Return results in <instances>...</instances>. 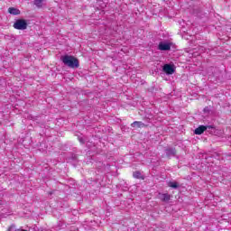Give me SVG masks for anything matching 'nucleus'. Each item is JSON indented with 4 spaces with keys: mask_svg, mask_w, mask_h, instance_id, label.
<instances>
[{
    "mask_svg": "<svg viewBox=\"0 0 231 231\" xmlns=\"http://www.w3.org/2000/svg\"><path fill=\"white\" fill-rule=\"evenodd\" d=\"M60 60L64 64V66L71 68L72 69H77L80 67V62L79 61V59H77L73 55L65 54L60 57Z\"/></svg>",
    "mask_w": 231,
    "mask_h": 231,
    "instance_id": "1",
    "label": "nucleus"
},
{
    "mask_svg": "<svg viewBox=\"0 0 231 231\" xmlns=\"http://www.w3.org/2000/svg\"><path fill=\"white\" fill-rule=\"evenodd\" d=\"M162 71L165 75H174L176 73V65L174 63H166L162 66Z\"/></svg>",
    "mask_w": 231,
    "mask_h": 231,
    "instance_id": "2",
    "label": "nucleus"
},
{
    "mask_svg": "<svg viewBox=\"0 0 231 231\" xmlns=\"http://www.w3.org/2000/svg\"><path fill=\"white\" fill-rule=\"evenodd\" d=\"M13 26L15 30H26L28 28V21L25 19H17Z\"/></svg>",
    "mask_w": 231,
    "mask_h": 231,
    "instance_id": "3",
    "label": "nucleus"
},
{
    "mask_svg": "<svg viewBox=\"0 0 231 231\" xmlns=\"http://www.w3.org/2000/svg\"><path fill=\"white\" fill-rule=\"evenodd\" d=\"M172 47V42L167 41H162L159 42L157 50L160 51H171V48Z\"/></svg>",
    "mask_w": 231,
    "mask_h": 231,
    "instance_id": "4",
    "label": "nucleus"
},
{
    "mask_svg": "<svg viewBox=\"0 0 231 231\" xmlns=\"http://www.w3.org/2000/svg\"><path fill=\"white\" fill-rule=\"evenodd\" d=\"M68 163H72L73 167H77V163H79V155L70 152L67 157Z\"/></svg>",
    "mask_w": 231,
    "mask_h": 231,
    "instance_id": "5",
    "label": "nucleus"
},
{
    "mask_svg": "<svg viewBox=\"0 0 231 231\" xmlns=\"http://www.w3.org/2000/svg\"><path fill=\"white\" fill-rule=\"evenodd\" d=\"M164 152L166 154V158L171 159V158H174L178 152L174 147H168V148H165Z\"/></svg>",
    "mask_w": 231,
    "mask_h": 231,
    "instance_id": "6",
    "label": "nucleus"
},
{
    "mask_svg": "<svg viewBox=\"0 0 231 231\" xmlns=\"http://www.w3.org/2000/svg\"><path fill=\"white\" fill-rule=\"evenodd\" d=\"M208 129H214V127L201 125L194 130V134H203Z\"/></svg>",
    "mask_w": 231,
    "mask_h": 231,
    "instance_id": "7",
    "label": "nucleus"
},
{
    "mask_svg": "<svg viewBox=\"0 0 231 231\" xmlns=\"http://www.w3.org/2000/svg\"><path fill=\"white\" fill-rule=\"evenodd\" d=\"M167 185L171 189H174V190H178V189H180V182L176 180H170Z\"/></svg>",
    "mask_w": 231,
    "mask_h": 231,
    "instance_id": "8",
    "label": "nucleus"
},
{
    "mask_svg": "<svg viewBox=\"0 0 231 231\" xmlns=\"http://www.w3.org/2000/svg\"><path fill=\"white\" fill-rule=\"evenodd\" d=\"M8 12L11 14V15H20L21 10L15 8V7H9Z\"/></svg>",
    "mask_w": 231,
    "mask_h": 231,
    "instance_id": "9",
    "label": "nucleus"
},
{
    "mask_svg": "<svg viewBox=\"0 0 231 231\" xmlns=\"http://www.w3.org/2000/svg\"><path fill=\"white\" fill-rule=\"evenodd\" d=\"M133 177L135 178V180H145V176L142 175L140 171H134Z\"/></svg>",
    "mask_w": 231,
    "mask_h": 231,
    "instance_id": "10",
    "label": "nucleus"
},
{
    "mask_svg": "<svg viewBox=\"0 0 231 231\" xmlns=\"http://www.w3.org/2000/svg\"><path fill=\"white\" fill-rule=\"evenodd\" d=\"M144 126H145V124H143V122H142V121H135L131 124V127L141 128V127H144Z\"/></svg>",
    "mask_w": 231,
    "mask_h": 231,
    "instance_id": "11",
    "label": "nucleus"
},
{
    "mask_svg": "<svg viewBox=\"0 0 231 231\" xmlns=\"http://www.w3.org/2000/svg\"><path fill=\"white\" fill-rule=\"evenodd\" d=\"M160 199H162V201L167 203V201H171V195H169L168 193H162L161 194Z\"/></svg>",
    "mask_w": 231,
    "mask_h": 231,
    "instance_id": "12",
    "label": "nucleus"
},
{
    "mask_svg": "<svg viewBox=\"0 0 231 231\" xmlns=\"http://www.w3.org/2000/svg\"><path fill=\"white\" fill-rule=\"evenodd\" d=\"M206 127H213V129L212 128H208L206 131L208 133H209V134H216V125H206Z\"/></svg>",
    "mask_w": 231,
    "mask_h": 231,
    "instance_id": "13",
    "label": "nucleus"
},
{
    "mask_svg": "<svg viewBox=\"0 0 231 231\" xmlns=\"http://www.w3.org/2000/svg\"><path fill=\"white\" fill-rule=\"evenodd\" d=\"M34 1V5L37 6V8H42V2L44 0H33Z\"/></svg>",
    "mask_w": 231,
    "mask_h": 231,
    "instance_id": "14",
    "label": "nucleus"
},
{
    "mask_svg": "<svg viewBox=\"0 0 231 231\" xmlns=\"http://www.w3.org/2000/svg\"><path fill=\"white\" fill-rule=\"evenodd\" d=\"M7 231H19V229L15 226V225H11Z\"/></svg>",
    "mask_w": 231,
    "mask_h": 231,
    "instance_id": "15",
    "label": "nucleus"
},
{
    "mask_svg": "<svg viewBox=\"0 0 231 231\" xmlns=\"http://www.w3.org/2000/svg\"><path fill=\"white\" fill-rule=\"evenodd\" d=\"M78 139H79V143H81L82 145H84V143H86V141L84 140V138L79 137Z\"/></svg>",
    "mask_w": 231,
    "mask_h": 231,
    "instance_id": "16",
    "label": "nucleus"
},
{
    "mask_svg": "<svg viewBox=\"0 0 231 231\" xmlns=\"http://www.w3.org/2000/svg\"><path fill=\"white\" fill-rule=\"evenodd\" d=\"M29 118H31V120H37V118H39V116H30Z\"/></svg>",
    "mask_w": 231,
    "mask_h": 231,
    "instance_id": "17",
    "label": "nucleus"
},
{
    "mask_svg": "<svg viewBox=\"0 0 231 231\" xmlns=\"http://www.w3.org/2000/svg\"><path fill=\"white\" fill-rule=\"evenodd\" d=\"M150 91V93H154V87H152L148 89Z\"/></svg>",
    "mask_w": 231,
    "mask_h": 231,
    "instance_id": "18",
    "label": "nucleus"
},
{
    "mask_svg": "<svg viewBox=\"0 0 231 231\" xmlns=\"http://www.w3.org/2000/svg\"><path fill=\"white\" fill-rule=\"evenodd\" d=\"M207 109H208V107L204 108V111L206 112V111H207Z\"/></svg>",
    "mask_w": 231,
    "mask_h": 231,
    "instance_id": "19",
    "label": "nucleus"
}]
</instances>
